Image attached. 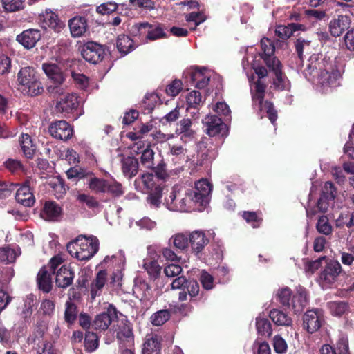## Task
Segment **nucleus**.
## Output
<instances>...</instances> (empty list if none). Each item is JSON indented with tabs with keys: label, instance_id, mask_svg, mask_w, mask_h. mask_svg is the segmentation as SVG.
<instances>
[{
	"label": "nucleus",
	"instance_id": "f257e3e1",
	"mask_svg": "<svg viewBox=\"0 0 354 354\" xmlns=\"http://www.w3.org/2000/svg\"><path fill=\"white\" fill-rule=\"evenodd\" d=\"M212 185L207 180H199L194 188L187 189L184 197L180 196L176 211L188 212L195 209L203 210L209 203Z\"/></svg>",
	"mask_w": 354,
	"mask_h": 354
},
{
	"label": "nucleus",
	"instance_id": "f03ea898",
	"mask_svg": "<svg viewBox=\"0 0 354 354\" xmlns=\"http://www.w3.org/2000/svg\"><path fill=\"white\" fill-rule=\"evenodd\" d=\"M66 248L72 257L80 261H88L98 251L99 241L96 238L89 240L81 235L74 241L68 243Z\"/></svg>",
	"mask_w": 354,
	"mask_h": 354
},
{
	"label": "nucleus",
	"instance_id": "7ed1b4c3",
	"mask_svg": "<svg viewBox=\"0 0 354 354\" xmlns=\"http://www.w3.org/2000/svg\"><path fill=\"white\" fill-rule=\"evenodd\" d=\"M141 179L144 192L147 194L146 198L147 204L152 208L160 207L162 203L164 186L155 182L153 173L142 174Z\"/></svg>",
	"mask_w": 354,
	"mask_h": 354
},
{
	"label": "nucleus",
	"instance_id": "20e7f679",
	"mask_svg": "<svg viewBox=\"0 0 354 354\" xmlns=\"http://www.w3.org/2000/svg\"><path fill=\"white\" fill-rule=\"evenodd\" d=\"M342 271V266L339 261L326 257L318 281L323 286H330L337 281Z\"/></svg>",
	"mask_w": 354,
	"mask_h": 354
},
{
	"label": "nucleus",
	"instance_id": "39448f33",
	"mask_svg": "<svg viewBox=\"0 0 354 354\" xmlns=\"http://www.w3.org/2000/svg\"><path fill=\"white\" fill-rule=\"evenodd\" d=\"M107 51L109 50L105 45L89 41L82 46L81 55L87 62L97 64L104 59Z\"/></svg>",
	"mask_w": 354,
	"mask_h": 354
},
{
	"label": "nucleus",
	"instance_id": "423d86ee",
	"mask_svg": "<svg viewBox=\"0 0 354 354\" xmlns=\"http://www.w3.org/2000/svg\"><path fill=\"white\" fill-rule=\"evenodd\" d=\"M118 310L113 304H109L104 311L97 315L92 322V327L95 330L104 331L113 322L118 319Z\"/></svg>",
	"mask_w": 354,
	"mask_h": 354
},
{
	"label": "nucleus",
	"instance_id": "0eeeda50",
	"mask_svg": "<svg viewBox=\"0 0 354 354\" xmlns=\"http://www.w3.org/2000/svg\"><path fill=\"white\" fill-rule=\"evenodd\" d=\"M35 185L36 180L28 177L16 192L15 199L17 202L24 207H32L35 203V198L32 192Z\"/></svg>",
	"mask_w": 354,
	"mask_h": 354
},
{
	"label": "nucleus",
	"instance_id": "6e6552de",
	"mask_svg": "<svg viewBox=\"0 0 354 354\" xmlns=\"http://www.w3.org/2000/svg\"><path fill=\"white\" fill-rule=\"evenodd\" d=\"M255 73L259 79L254 83V88L251 89L252 102L258 103L259 109L262 108V104L266 94V85L261 79L268 75V71L264 66H257L254 68Z\"/></svg>",
	"mask_w": 354,
	"mask_h": 354
},
{
	"label": "nucleus",
	"instance_id": "1a4fd4ad",
	"mask_svg": "<svg viewBox=\"0 0 354 354\" xmlns=\"http://www.w3.org/2000/svg\"><path fill=\"white\" fill-rule=\"evenodd\" d=\"M50 135L57 140L67 141L74 133L73 127L65 120H55L48 127Z\"/></svg>",
	"mask_w": 354,
	"mask_h": 354
},
{
	"label": "nucleus",
	"instance_id": "9d476101",
	"mask_svg": "<svg viewBox=\"0 0 354 354\" xmlns=\"http://www.w3.org/2000/svg\"><path fill=\"white\" fill-rule=\"evenodd\" d=\"M324 321L322 310L318 308L309 310L304 315L303 326L309 333L317 331Z\"/></svg>",
	"mask_w": 354,
	"mask_h": 354
},
{
	"label": "nucleus",
	"instance_id": "9b49d317",
	"mask_svg": "<svg viewBox=\"0 0 354 354\" xmlns=\"http://www.w3.org/2000/svg\"><path fill=\"white\" fill-rule=\"evenodd\" d=\"M206 132L209 136H227L228 129L223 120L216 115H207L203 120Z\"/></svg>",
	"mask_w": 354,
	"mask_h": 354
},
{
	"label": "nucleus",
	"instance_id": "f8f14e48",
	"mask_svg": "<svg viewBox=\"0 0 354 354\" xmlns=\"http://www.w3.org/2000/svg\"><path fill=\"white\" fill-rule=\"evenodd\" d=\"M41 33L37 28H29L24 30L17 36L16 40L26 49L34 48L41 39Z\"/></svg>",
	"mask_w": 354,
	"mask_h": 354
},
{
	"label": "nucleus",
	"instance_id": "ddd939ff",
	"mask_svg": "<svg viewBox=\"0 0 354 354\" xmlns=\"http://www.w3.org/2000/svg\"><path fill=\"white\" fill-rule=\"evenodd\" d=\"M63 215L62 206L53 201H46L41 211V217L48 221H59Z\"/></svg>",
	"mask_w": 354,
	"mask_h": 354
},
{
	"label": "nucleus",
	"instance_id": "4468645a",
	"mask_svg": "<svg viewBox=\"0 0 354 354\" xmlns=\"http://www.w3.org/2000/svg\"><path fill=\"white\" fill-rule=\"evenodd\" d=\"M121 170L124 177L131 179L135 177L140 167L138 158L133 156L120 155Z\"/></svg>",
	"mask_w": 354,
	"mask_h": 354
},
{
	"label": "nucleus",
	"instance_id": "2eb2a0df",
	"mask_svg": "<svg viewBox=\"0 0 354 354\" xmlns=\"http://www.w3.org/2000/svg\"><path fill=\"white\" fill-rule=\"evenodd\" d=\"M78 106L77 95L75 93H66L57 102L55 107L62 113H69L77 110Z\"/></svg>",
	"mask_w": 354,
	"mask_h": 354
},
{
	"label": "nucleus",
	"instance_id": "dca6fc26",
	"mask_svg": "<svg viewBox=\"0 0 354 354\" xmlns=\"http://www.w3.org/2000/svg\"><path fill=\"white\" fill-rule=\"evenodd\" d=\"M260 44L262 50L261 57L266 66H273L275 63L279 64L280 61L274 56L275 46L274 42L268 37H263L261 39Z\"/></svg>",
	"mask_w": 354,
	"mask_h": 354
},
{
	"label": "nucleus",
	"instance_id": "f3484780",
	"mask_svg": "<svg viewBox=\"0 0 354 354\" xmlns=\"http://www.w3.org/2000/svg\"><path fill=\"white\" fill-rule=\"evenodd\" d=\"M351 25V17L348 15H340L337 18L332 19L329 23V31L335 37H339L348 30Z\"/></svg>",
	"mask_w": 354,
	"mask_h": 354
},
{
	"label": "nucleus",
	"instance_id": "a211bd4d",
	"mask_svg": "<svg viewBox=\"0 0 354 354\" xmlns=\"http://www.w3.org/2000/svg\"><path fill=\"white\" fill-rule=\"evenodd\" d=\"M42 69L53 84H64L66 80L62 68L55 63H44Z\"/></svg>",
	"mask_w": 354,
	"mask_h": 354
},
{
	"label": "nucleus",
	"instance_id": "6ab92c4d",
	"mask_svg": "<svg viewBox=\"0 0 354 354\" xmlns=\"http://www.w3.org/2000/svg\"><path fill=\"white\" fill-rule=\"evenodd\" d=\"M272 71L275 75L273 79V85L275 90L284 91L289 88V80L286 75L282 72V64L281 62L279 64H274L273 66H267Z\"/></svg>",
	"mask_w": 354,
	"mask_h": 354
},
{
	"label": "nucleus",
	"instance_id": "aec40b11",
	"mask_svg": "<svg viewBox=\"0 0 354 354\" xmlns=\"http://www.w3.org/2000/svg\"><path fill=\"white\" fill-rule=\"evenodd\" d=\"M308 302L307 292L304 288H300L292 295L290 306L287 309L292 310L294 313H301Z\"/></svg>",
	"mask_w": 354,
	"mask_h": 354
},
{
	"label": "nucleus",
	"instance_id": "412c9836",
	"mask_svg": "<svg viewBox=\"0 0 354 354\" xmlns=\"http://www.w3.org/2000/svg\"><path fill=\"white\" fill-rule=\"evenodd\" d=\"M117 338L120 342V347L131 348L134 345L133 328L129 322L124 324L119 328Z\"/></svg>",
	"mask_w": 354,
	"mask_h": 354
},
{
	"label": "nucleus",
	"instance_id": "4be33fe9",
	"mask_svg": "<svg viewBox=\"0 0 354 354\" xmlns=\"http://www.w3.org/2000/svg\"><path fill=\"white\" fill-rule=\"evenodd\" d=\"M321 354H350L348 341L346 337H341L336 343L335 346L330 344H324L320 349Z\"/></svg>",
	"mask_w": 354,
	"mask_h": 354
},
{
	"label": "nucleus",
	"instance_id": "5701e85b",
	"mask_svg": "<svg viewBox=\"0 0 354 354\" xmlns=\"http://www.w3.org/2000/svg\"><path fill=\"white\" fill-rule=\"evenodd\" d=\"M70 32L73 37L83 36L88 30V23L83 17L77 15L68 21Z\"/></svg>",
	"mask_w": 354,
	"mask_h": 354
},
{
	"label": "nucleus",
	"instance_id": "b1692460",
	"mask_svg": "<svg viewBox=\"0 0 354 354\" xmlns=\"http://www.w3.org/2000/svg\"><path fill=\"white\" fill-rule=\"evenodd\" d=\"M189 245L192 251L196 254H199L205 245L209 243V239L205 234L201 231H194L189 234Z\"/></svg>",
	"mask_w": 354,
	"mask_h": 354
},
{
	"label": "nucleus",
	"instance_id": "393cba45",
	"mask_svg": "<svg viewBox=\"0 0 354 354\" xmlns=\"http://www.w3.org/2000/svg\"><path fill=\"white\" fill-rule=\"evenodd\" d=\"M192 121L189 118H183L178 124L176 132L180 135V139L184 142L192 140L195 136V131L192 129Z\"/></svg>",
	"mask_w": 354,
	"mask_h": 354
},
{
	"label": "nucleus",
	"instance_id": "a878e982",
	"mask_svg": "<svg viewBox=\"0 0 354 354\" xmlns=\"http://www.w3.org/2000/svg\"><path fill=\"white\" fill-rule=\"evenodd\" d=\"M322 54H313L308 59V64L304 71L305 75L308 74L311 75L314 72H322L325 70L327 62L324 58H322Z\"/></svg>",
	"mask_w": 354,
	"mask_h": 354
},
{
	"label": "nucleus",
	"instance_id": "bb28decb",
	"mask_svg": "<svg viewBox=\"0 0 354 354\" xmlns=\"http://www.w3.org/2000/svg\"><path fill=\"white\" fill-rule=\"evenodd\" d=\"M42 21L46 26L53 29L56 32H60L65 28L64 22L59 18L55 12L50 10H46L42 15Z\"/></svg>",
	"mask_w": 354,
	"mask_h": 354
},
{
	"label": "nucleus",
	"instance_id": "cd10ccee",
	"mask_svg": "<svg viewBox=\"0 0 354 354\" xmlns=\"http://www.w3.org/2000/svg\"><path fill=\"white\" fill-rule=\"evenodd\" d=\"M74 277V272L63 266L57 272L55 277L56 286L59 288H66L72 284Z\"/></svg>",
	"mask_w": 354,
	"mask_h": 354
},
{
	"label": "nucleus",
	"instance_id": "c85d7f7f",
	"mask_svg": "<svg viewBox=\"0 0 354 354\" xmlns=\"http://www.w3.org/2000/svg\"><path fill=\"white\" fill-rule=\"evenodd\" d=\"M107 281V272L102 270L97 272L95 279L91 282L90 294L92 299L101 295L102 290Z\"/></svg>",
	"mask_w": 354,
	"mask_h": 354
},
{
	"label": "nucleus",
	"instance_id": "c756f323",
	"mask_svg": "<svg viewBox=\"0 0 354 354\" xmlns=\"http://www.w3.org/2000/svg\"><path fill=\"white\" fill-rule=\"evenodd\" d=\"M320 76L322 84L323 85L336 87L339 85V80L342 78V73L337 68H333L331 72H329L327 67H326L325 70H324L320 74Z\"/></svg>",
	"mask_w": 354,
	"mask_h": 354
},
{
	"label": "nucleus",
	"instance_id": "7c9ffc66",
	"mask_svg": "<svg viewBox=\"0 0 354 354\" xmlns=\"http://www.w3.org/2000/svg\"><path fill=\"white\" fill-rule=\"evenodd\" d=\"M37 282L39 290L45 293H48L52 290L51 274L46 270L45 266L42 267L37 276Z\"/></svg>",
	"mask_w": 354,
	"mask_h": 354
},
{
	"label": "nucleus",
	"instance_id": "2f4dec72",
	"mask_svg": "<svg viewBox=\"0 0 354 354\" xmlns=\"http://www.w3.org/2000/svg\"><path fill=\"white\" fill-rule=\"evenodd\" d=\"M150 30V24L149 22H142L134 24L130 30L132 36L138 38L140 41H147L149 40V34Z\"/></svg>",
	"mask_w": 354,
	"mask_h": 354
},
{
	"label": "nucleus",
	"instance_id": "473e14b6",
	"mask_svg": "<svg viewBox=\"0 0 354 354\" xmlns=\"http://www.w3.org/2000/svg\"><path fill=\"white\" fill-rule=\"evenodd\" d=\"M203 70H205V68H199V67L196 66L190 73L191 82H196L195 86L198 89L205 88L210 80L209 77L205 75Z\"/></svg>",
	"mask_w": 354,
	"mask_h": 354
},
{
	"label": "nucleus",
	"instance_id": "72a5a7b5",
	"mask_svg": "<svg viewBox=\"0 0 354 354\" xmlns=\"http://www.w3.org/2000/svg\"><path fill=\"white\" fill-rule=\"evenodd\" d=\"M78 313L77 306L71 299L66 301L64 319L68 326H71L75 322Z\"/></svg>",
	"mask_w": 354,
	"mask_h": 354
},
{
	"label": "nucleus",
	"instance_id": "f704fd0d",
	"mask_svg": "<svg viewBox=\"0 0 354 354\" xmlns=\"http://www.w3.org/2000/svg\"><path fill=\"white\" fill-rule=\"evenodd\" d=\"M269 317L277 326H290L292 324V318L279 309L271 310Z\"/></svg>",
	"mask_w": 354,
	"mask_h": 354
},
{
	"label": "nucleus",
	"instance_id": "c9c22d12",
	"mask_svg": "<svg viewBox=\"0 0 354 354\" xmlns=\"http://www.w3.org/2000/svg\"><path fill=\"white\" fill-rule=\"evenodd\" d=\"M35 304V297L32 294L26 296L24 301V306L21 313V318L24 322L29 323L33 312V307Z\"/></svg>",
	"mask_w": 354,
	"mask_h": 354
},
{
	"label": "nucleus",
	"instance_id": "e433bc0d",
	"mask_svg": "<svg viewBox=\"0 0 354 354\" xmlns=\"http://www.w3.org/2000/svg\"><path fill=\"white\" fill-rule=\"evenodd\" d=\"M116 46L122 55H125L134 49L133 41L125 35H120L118 37Z\"/></svg>",
	"mask_w": 354,
	"mask_h": 354
},
{
	"label": "nucleus",
	"instance_id": "4c0bfd02",
	"mask_svg": "<svg viewBox=\"0 0 354 354\" xmlns=\"http://www.w3.org/2000/svg\"><path fill=\"white\" fill-rule=\"evenodd\" d=\"M161 344L157 336L146 339L142 348V354H160Z\"/></svg>",
	"mask_w": 354,
	"mask_h": 354
},
{
	"label": "nucleus",
	"instance_id": "58836bf2",
	"mask_svg": "<svg viewBox=\"0 0 354 354\" xmlns=\"http://www.w3.org/2000/svg\"><path fill=\"white\" fill-rule=\"evenodd\" d=\"M19 142L24 156L27 158H32L35 152V146L32 144L30 136L28 134H22Z\"/></svg>",
	"mask_w": 354,
	"mask_h": 354
},
{
	"label": "nucleus",
	"instance_id": "ea45409f",
	"mask_svg": "<svg viewBox=\"0 0 354 354\" xmlns=\"http://www.w3.org/2000/svg\"><path fill=\"white\" fill-rule=\"evenodd\" d=\"M140 153V167L147 169L153 167L155 152L151 146L148 145Z\"/></svg>",
	"mask_w": 354,
	"mask_h": 354
},
{
	"label": "nucleus",
	"instance_id": "a19ab883",
	"mask_svg": "<svg viewBox=\"0 0 354 354\" xmlns=\"http://www.w3.org/2000/svg\"><path fill=\"white\" fill-rule=\"evenodd\" d=\"M37 77L35 69L32 67L22 68L18 73V81L20 84L27 86Z\"/></svg>",
	"mask_w": 354,
	"mask_h": 354
},
{
	"label": "nucleus",
	"instance_id": "79ce46f5",
	"mask_svg": "<svg viewBox=\"0 0 354 354\" xmlns=\"http://www.w3.org/2000/svg\"><path fill=\"white\" fill-rule=\"evenodd\" d=\"M256 327L259 335L270 337L272 333V324L268 319L258 317L256 318Z\"/></svg>",
	"mask_w": 354,
	"mask_h": 354
},
{
	"label": "nucleus",
	"instance_id": "37998d69",
	"mask_svg": "<svg viewBox=\"0 0 354 354\" xmlns=\"http://www.w3.org/2000/svg\"><path fill=\"white\" fill-rule=\"evenodd\" d=\"M100 337L93 332L86 331L84 337V349L86 352L91 353L99 347Z\"/></svg>",
	"mask_w": 354,
	"mask_h": 354
},
{
	"label": "nucleus",
	"instance_id": "c03bdc74",
	"mask_svg": "<svg viewBox=\"0 0 354 354\" xmlns=\"http://www.w3.org/2000/svg\"><path fill=\"white\" fill-rule=\"evenodd\" d=\"M143 268L147 271L149 278L153 281L160 275L162 268L156 260H145Z\"/></svg>",
	"mask_w": 354,
	"mask_h": 354
},
{
	"label": "nucleus",
	"instance_id": "a18cd8bd",
	"mask_svg": "<svg viewBox=\"0 0 354 354\" xmlns=\"http://www.w3.org/2000/svg\"><path fill=\"white\" fill-rule=\"evenodd\" d=\"M169 241H172L174 246L178 252L186 250L189 245V235H186L183 233L176 234L173 236L170 239Z\"/></svg>",
	"mask_w": 354,
	"mask_h": 354
},
{
	"label": "nucleus",
	"instance_id": "49530a36",
	"mask_svg": "<svg viewBox=\"0 0 354 354\" xmlns=\"http://www.w3.org/2000/svg\"><path fill=\"white\" fill-rule=\"evenodd\" d=\"M171 315L170 310H160L151 316V322L156 326H162L170 319Z\"/></svg>",
	"mask_w": 354,
	"mask_h": 354
},
{
	"label": "nucleus",
	"instance_id": "de8ad7c7",
	"mask_svg": "<svg viewBox=\"0 0 354 354\" xmlns=\"http://www.w3.org/2000/svg\"><path fill=\"white\" fill-rule=\"evenodd\" d=\"M133 292L140 295L141 300H148L151 295V288L146 281L141 280L134 286Z\"/></svg>",
	"mask_w": 354,
	"mask_h": 354
},
{
	"label": "nucleus",
	"instance_id": "09e8293b",
	"mask_svg": "<svg viewBox=\"0 0 354 354\" xmlns=\"http://www.w3.org/2000/svg\"><path fill=\"white\" fill-rule=\"evenodd\" d=\"M108 180L93 177L89 180L88 187L95 193H106Z\"/></svg>",
	"mask_w": 354,
	"mask_h": 354
},
{
	"label": "nucleus",
	"instance_id": "8fccbe9b",
	"mask_svg": "<svg viewBox=\"0 0 354 354\" xmlns=\"http://www.w3.org/2000/svg\"><path fill=\"white\" fill-rule=\"evenodd\" d=\"M328 308L331 314L335 316H341L348 308V304L344 301H333L328 303Z\"/></svg>",
	"mask_w": 354,
	"mask_h": 354
},
{
	"label": "nucleus",
	"instance_id": "3c124183",
	"mask_svg": "<svg viewBox=\"0 0 354 354\" xmlns=\"http://www.w3.org/2000/svg\"><path fill=\"white\" fill-rule=\"evenodd\" d=\"M242 217L248 223L251 224L254 228L259 227L263 222L261 212L244 211Z\"/></svg>",
	"mask_w": 354,
	"mask_h": 354
},
{
	"label": "nucleus",
	"instance_id": "603ef678",
	"mask_svg": "<svg viewBox=\"0 0 354 354\" xmlns=\"http://www.w3.org/2000/svg\"><path fill=\"white\" fill-rule=\"evenodd\" d=\"M187 108L198 109L202 106V96L199 91L194 90L188 93L186 97Z\"/></svg>",
	"mask_w": 354,
	"mask_h": 354
},
{
	"label": "nucleus",
	"instance_id": "864d4df0",
	"mask_svg": "<svg viewBox=\"0 0 354 354\" xmlns=\"http://www.w3.org/2000/svg\"><path fill=\"white\" fill-rule=\"evenodd\" d=\"M167 37V35L165 32L161 24H150L149 40L155 41Z\"/></svg>",
	"mask_w": 354,
	"mask_h": 354
},
{
	"label": "nucleus",
	"instance_id": "5fc2aeb1",
	"mask_svg": "<svg viewBox=\"0 0 354 354\" xmlns=\"http://www.w3.org/2000/svg\"><path fill=\"white\" fill-rule=\"evenodd\" d=\"M310 41L306 40L303 38H298L295 41V51L297 53L300 64H302L304 62V50H306V52L308 50L310 46Z\"/></svg>",
	"mask_w": 354,
	"mask_h": 354
},
{
	"label": "nucleus",
	"instance_id": "6e6d98bb",
	"mask_svg": "<svg viewBox=\"0 0 354 354\" xmlns=\"http://www.w3.org/2000/svg\"><path fill=\"white\" fill-rule=\"evenodd\" d=\"M2 5L6 12H17L25 7V0H2Z\"/></svg>",
	"mask_w": 354,
	"mask_h": 354
},
{
	"label": "nucleus",
	"instance_id": "4d7b16f0",
	"mask_svg": "<svg viewBox=\"0 0 354 354\" xmlns=\"http://www.w3.org/2000/svg\"><path fill=\"white\" fill-rule=\"evenodd\" d=\"M292 295L291 290L289 288L286 287L279 290L277 298L281 305L287 309L288 306H290Z\"/></svg>",
	"mask_w": 354,
	"mask_h": 354
},
{
	"label": "nucleus",
	"instance_id": "13d9d810",
	"mask_svg": "<svg viewBox=\"0 0 354 354\" xmlns=\"http://www.w3.org/2000/svg\"><path fill=\"white\" fill-rule=\"evenodd\" d=\"M316 229L318 232L326 236L330 235L333 232L332 225L326 216H322L319 218L316 224Z\"/></svg>",
	"mask_w": 354,
	"mask_h": 354
},
{
	"label": "nucleus",
	"instance_id": "bf43d9fd",
	"mask_svg": "<svg viewBox=\"0 0 354 354\" xmlns=\"http://www.w3.org/2000/svg\"><path fill=\"white\" fill-rule=\"evenodd\" d=\"M106 193L110 194L115 198L121 196L124 194L122 184L115 180H108Z\"/></svg>",
	"mask_w": 354,
	"mask_h": 354
},
{
	"label": "nucleus",
	"instance_id": "052dcab7",
	"mask_svg": "<svg viewBox=\"0 0 354 354\" xmlns=\"http://www.w3.org/2000/svg\"><path fill=\"white\" fill-rule=\"evenodd\" d=\"M326 256H323L315 261H308L305 263L304 270L306 272L313 274L319 268H323Z\"/></svg>",
	"mask_w": 354,
	"mask_h": 354
},
{
	"label": "nucleus",
	"instance_id": "680f3d73",
	"mask_svg": "<svg viewBox=\"0 0 354 354\" xmlns=\"http://www.w3.org/2000/svg\"><path fill=\"white\" fill-rule=\"evenodd\" d=\"M187 22H194L195 26L191 28V30H195L196 27L204 22L207 17L203 12H192L185 17Z\"/></svg>",
	"mask_w": 354,
	"mask_h": 354
},
{
	"label": "nucleus",
	"instance_id": "e2e57ef3",
	"mask_svg": "<svg viewBox=\"0 0 354 354\" xmlns=\"http://www.w3.org/2000/svg\"><path fill=\"white\" fill-rule=\"evenodd\" d=\"M149 169H151L153 171L156 176L160 180H165L167 178L169 177L167 171V165L165 162L164 160H161L156 166H155V164L153 165V167L149 168Z\"/></svg>",
	"mask_w": 354,
	"mask_h": 354
},
{
	"label": "nucleus",
	"instance_id": "0e129e2a",
	"mask_svg": "<svg viewBox=\"0 0 354 354\" xmlns=\"http://www.w3.org/2000/svg\"><path fill=\"white\" fill-rule=\"evenodd\" d=\"M214 280L213 276L205 270L201 272L199 281L205 290H209L214 288Z\"/></svg>",
	"mask_w": 354,
	"mask_h": 354
},
{
	"label": "nucleus",
	"instance_id": "69168bd1",
	"mask_svg": "<svg viewBox=\"0 0 354 354\" xmlns=\"http://www.w3.org/2000/svg\"><path fill=\"white\" fill-rule=\"evenodd\" d=\"M5 167L12 174L24 171L25 169L21 161L9 158L4 162Z\"/></svg>",
	"mask_w": 354,
	"mask_h": 354
},
{
	"label": "nucleus",
	"instance_id": "338daca9",
	"mask_svg": "<svg viewBox=\"0 0 354 354\" xmlns=\"http://www.w3.org/2000/svg\"><path fill=\"white\" fill-rule=\"evenodd\" d=\"M214 110L218 115L224 116L223 120L227 122L231 120V111L230 109L229 106L225 102H217L215 105V107L214 108Z\"/></svg>",
	"mask_w": 354,
	"mask_h": 354
},
{
	"label": "nucleus",
	"instance_id": "774afa93",
	"mask_svg": "<svg viewBox=\"0 0 354 354\" xmlns=\"http://www.w3.org/2000/svg\"><path fill=\"white\" fill-rule=\"evenodd\" d=\"M183 89V83L181 80L175 79L169 84L167 85L165 89L166 93L171 97H175L179 94Z\"/></svg>",
	"mask_w": 354,
	"mask_h": 354
}]
</instances>
